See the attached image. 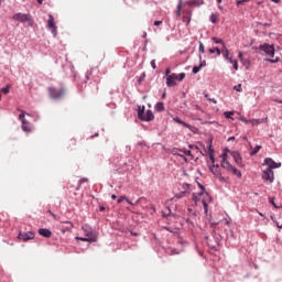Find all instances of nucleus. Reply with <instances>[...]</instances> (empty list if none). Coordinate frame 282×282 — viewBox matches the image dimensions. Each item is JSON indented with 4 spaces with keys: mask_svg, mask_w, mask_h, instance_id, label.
I'll list each match as a JSON object with an SVG mask.
<instances>
[{
    "mask_svg": "<svg viewBox=\"0 0 282 282\" xmlns=\"http://www.w3.org/2000/svg\"><path fill=\"white\" fill-rule=\"evenodd\" d=\"M228 153L229 155H231L234 162H236L238 166H243V160L241 159V154H239L237 151H230L228 149H225L224 153L220 155V166L225 169V171H228V173H231V175H237L239 178H241V171L230 164V161H228Z\"/></svg>",
    "mask_w": 282,
    "mask_h": 282,
    "instance_id": "1",
    "label": "nucleus"
},
{
    "mask_svg": "<svg viewBox=\"0 0 282 282\" xmlns=\"http://www.w3.org/2000/svg\"><path fill=\"white\" fill-rule=\"evenodd\" d=\"M198 186L200 188V192L194 193L192 195V200L196 206H199V204H202L205 215H208V204L213 202V197H210V194L206 192V188H204L202 184L198 183Z\"/></svg>",
    "mask_w": 282,
    "mask_h": 282,
    "instance_id": "2",
    "label": "nucleus"
},
{
    "mask_svg": "<svg viewBox=\"0 0 282 282\" xmlns=\"http://www.w3.org/2000/svg\"><path fill=\"white\" fill-rule=\"evenodd\" d=\"M82 230L85 237H76L77 241H88V243H96L98 241V235L89 227V225H84Z\"/></svg>",
    "mask_w": 282,
    "mask_h": 282,
    "instance_id": "3",
    "label": "nucleus"
},
{
    "mask_svg": "<svg viewBox=\"0 0 282 282\" xmlns=\"http://www.w3.org/2000/svg\"><path fill=\"white\" fill-rule=\"evenodd\" d=\"M13 21H19L20 23H28L29 28H33L34 26V19H32V15L28 14V13H15L12 17Z\"/></svg>",
    "mask_w": 282,
    "mask_h": 282,
    "instance_id": "4",
    "label": "nucleus"
},
{
    "mask_svg": "<svg viewBox=\"0 0 282 282\" xmlns=\"http://www.w3.org/2000/svg\"><path fill=\"white\" fill-rule=\"evenodd\" d=\"M144 106L140 107L138 109V118L139 120H142L143 122H151L152 120L155 119V116L153 115V111L147 110L144 115Z\"/></svg>",
    "mask_w": 282,
    "mask_h": 282,
    "instance_id": "5",
    "label": "nucleus"
},
{
    "mask_svg": "<svg viewBox=\"0 0 282 282\" xmlns=\"http://www.w3.org/2000/svg\"><path fill=\"white\" fill-rule=\"evenodd\" d=\"M260 52H263L269 58H274V45L264 43L259 46Z\"/></svg>",
    "mask_w": 282,
    "mask_h": 282,
    "instance_id": "6",
    "label": "nucleus"
},
{
    "mask_svg": "<svg viewBox=\"0 0 282 282\" xmlns=\"http://www.w3.org/2000/svg\"><path fill=\"white\" fill-rule=\"evenodd\" d=\"M19 119L22 122V130L25 133H31L32 132V123H30L28 120H25V112H22L21 115H19Z\"/></svg>",
    "mask_w": 282,
    "mask_h": 282,
    "instance_id": "7",
    "label": "nucleus"
},
{
    "mask_svg": "<svg viewBox=\"0 0 282 282\" xmlns=\"http://www.w3.org/2000/svg\"><path fill=\"white\" fill-rule=\"evenodd\" d=\"M48 94L51 98H53L54 100H58V98H62V96L65 94V89H56L54 87H48Z\"/></svg>",
    "mask_w": 282,
    "mask_h": 282,
    "instance_id": "8",
    "label": "nucleus"
},
{
    "mask_svg": "<svg viewBox=\"0 0 282 282\" xmlns=\"http://www.w3.org/2000/svg\"><path fill=\"white\" fill-rule=\"evenodd\" d=\"M47 28L48 30H51L53 36H56L57 34L56 22H54V15L52 14H48Z\"/></svg>",
    "mask_w": 282,
    "mask_h": 282,
    "instance_id": "9",
    "label": "nucleus"
},
{
    "mask_svg": "<svg viewBox=\"0 0 282 282\" xmlns=\"http://www.w3.org/2000/svg\"><path fill=\"white\" fill-rule=\"evenodd\" d=\"M35 236L36 234H34L33 231H28V232L20 231L18 239H20V241H30L34 239Z\"/></svg>",
    "mask_w": 282,
    "mask_h": 282,
    "instance_id": "10",
    "label": "nucleus"
},
{
    "mask_svg": "<svg viewBox=\"0 0 282 282\" xmlns=\"http://www.w3.org/2000/svg\"><path fill=\"white\" fill-rule=\"evenodd\" d=\"M262 180H265V182H270V184H272V182H274V171L270 169L264 170L262 173Z\"/></svg>",
    "mask_w": 282,
    "mask_h": 282,
    "instance_id": "11",
    "label": "nucleus"
},
{
    "mask_svg": "<svg viewBox=\"0 0 282 282\" xmlns=\"http://www.w3.org/2000/svg\"><path fill=\"white\" fill-rule=\"evenodd\" d=\"M264 164L265 166H268L267 169H270V171H272L273 169H281V163H276L270 158L264 159Z\"/></svg>",
    "mask_w": 282,
    "mask_h": 282,
    "instance_id": "12",
    "label": "nucleus"
},
{
    "mask_svg": "<svg viewBox=\"0 0 282 282\" xmlns=\"http://www.w3.org/2000/svg\"><path fill=\"white\" fill-rule=\"evenodd\" d=\"M175 80H177V74L172 73L170 76L166 77L167 87H175V85H177Z\"/></svg>",
    "mask_w": 282,
    "mask_h": 282,
    "instance_id": "13",
    "label": "nucleus"
},
{
    "mask_svg": "<svg viewBox=\"0 0 282 282\" xmlns=\"http://www.w3.org/2000/svg\"><path fill=\"white\" fill-rule=\"evenodd\" d=\"M210 172L213 173V175H215L216 177H221V167H219V164L213 163L209 166Z\"/></svg>",
    "mask_w": 282,
    "mask_h": 282,
    "instance_id": "14",
    "label": "nucleus"
},
{
    "mask_svg": "<svg viewBox=\"0 0 282 282\" xmlns=\"http://www.w3.org/2000/svg\"><path fill=\"white\" fill-rule=\"evenodd\" d=\"M37 232L41 237H45L46 239H50V237H52V231L50 229L41 228L37 230Z\"/></svg>",
    "mask_w": 282,
    "mask_h": 282,
    "instance_id": "15",
    "label": "nucleus"
},
{
    "mask_svg": "<svg viewBox=\"0 0 282 282\" xmlns=\"http://www.w3.org/2000/svg\"><path fill=\"white\" fill-rule=\"evenodd\" d=\"M220 53H223L225 58H228L230 56V51H228V47H226V44L223 45Z\"/></svg>",
    "mask_w": 282,
    "mask_h": 282,
    "instance_id": "16",
    "label": "nucleus"
},
{
    "mask_svg": "<svg viewBox=\"0 0 282 282\" xmlns=\"http://www.w3.org/2000/svg\"><path fill=\"white\" fill-rule=\"evenodd\" d=\"M155 111H159V112L164 111V102H158L155 105Z\"/></svg>",
    "mask_w": 282,
    "mask_h": 282,
    "instance_id": "17",
    "label": "nucleus"
},
{
    "mask_svg": "<svg viewBox=\"0 0 282 282\" xmlns=\"http://www.w3.org/2000/svg\"><path fill=\"white\" fill-rule=\"evenodd\" d=\"M182 17V0L177 4V10H176V18L180 19Z\"/></svg>",
    "mask_w": 282,
    "mask_h": 282,
    "instance_id": "18",
    "label": "nucleus"
},
{
    "mask_svg": "<svg viewBox=\"0 0 282 282\" xmlns=\"http://www.w3.org/2000/svg\"><path fill=\"white\" fill-rule=\"evenodd\" d=\"M212 41H214V43H216V45H226V43H224V40L219 39V37H213Z\"/></svg>",
    "mask_w": 282,
    "mask_h": 282,
    "instance_id": "19",
    "label": "nucleus"
},
{
    "mask_svg": "<svg viewBox=\"0 0 282 282\" xmlns=\"http://www.w3.org/2000/svg\"><path fill=\"white\" fill-rule=\"evenodd\" d=\"M217 54V56H221V50L219 47L209 48V54Z\"/></svg>",
    "mask_w": 282,
    "mask_h": 282,
    "instance_id": "20",
    "label": "nucleus"
},
{
    "mask_svg": "<svg viewBox=\"0 0 282 282\" xmlns=\"http://www.w3.org/2000/svg\"><path fill=\"white\" fill-rule=\"evenodd\" d=\"M124 200H126L128 204H130V205L133 204V203L130 202L129 198H127V196H120L117 202H118V204H122V202H124Z\"/></svg>",
    "mask_w": 282,
    "mask_h": 282,
    "instance_id": "21",
    "label": "nucleus"
},
{
    "mask_svg": "<svg viewBox=\"0 0 282 282\" xmlns=\"http://www.w3.org/2000/svg\"><path fill=\"white\" fill-rule=\"evenodd\" d=\"M210 21L212 23H217L219 21V15L217 13H212Z\"/></svg>",
    "mask_w": 282,
    "mask_h": 282,
    "instance_id": "22",
    "label": "nucleus"
},
{
    "mask_svg": "<svg viewBox=\"0 0 282 282\" xmlns=\"http://www.w3.org/2000/svg\"><path fill=\"white\" fill-rule=\"evenodd\" d=\"M191 11L189 12H187V15H185L184 18H183V22L184 23H186V25H188V23H191Z\"/></svg>",
    "mask_w": 282,
    "mask_h": 282,
    "instance_id": "23",
    "label": "nucleus"
},
{
    "mask_svg": "<svg viewBox=\"0 0 282 282\" xmlns=\"http://www.w3.org/2000/svg\"><path fill=\"white\" fill-rule=\"evenodd\" d=\"M187 6H196L197 8H199L202 3H199L197 0H189L187 1Z\"/></svg>",
    "mask_w": 282,
    "mask_h": 282,
    "instance_id": "24",
    "label": "nucleus"
},
{
    "mask_svg": "<svg viewBox=\"0 0 282 282\" xmlns=\"http://www.w3.org/2000/svg\"><path fill=\"white\" fill-rule=\"evenodd\" d=\"M182 153H184V155H187L189 158H193V152H191V150H180Z\"/></svg>",
    "mask_w": 282,
    "mask_h": 282,
    "instance_id": "25",
    "label": "nucleus"
},
{
    "mask_svg": "<svg viewBox=\"0 0 282 282\" xmlns=\"http://www.w3.org/2000/svg\"><path fill=\"white\" fill-rule=\"evenodd\" d=\"M259 151H261V145H257L253 151L251 152V155H257V153H259Z\"/></svg>",
    "mask_w": 282,
    "mask_h": 282,
    "instance_id": "26",
    "label": "nucleus"
},
{
    "mask_svg": "<svg viewBox=\"0 0 282 282\" xmlns=\"http://www.w3.org/2000/svg\"><path fill=\"white\" fill-rule=\"evenodd\" d=\"M177 199H182L183 197H186V192H180L178 194L175 195Z\"/></svg>",
    "mask_w": 282,
    "mask_h": 282,
    "instance_id": "27",
    "label": "nucleus"
},
{
    "mask_svg": "<svg viewBox=\"0 0 282 282\" xmlns=\"http://www.w3.org/2000/svg\"><path fill=\"white\" fill-rule=\"evenodd\" d=\"M184 78H186V74L185 73H181V74L177 75L176 80L182 82V80H184Z\"/></svg>",
    "mask_w": 282,
    "mask_h": 282,
    "instance_id": "28",
    "label": "nucleus"
},
{
    "mask_svg": "<svg viewBox=\"0 0 282 282\" xmlns=\"http://www.w3.org/2000/svg\"><path fill=\"white\" fill-rule=\"evenodd\" d=\"M208 155L212 164H215V152H209Z\"/></svg>",
    "mask_w": 282,
    "mask_h": 282,
    "instance_id": "29",
    "label": "nucleus"
},
{
    "mask_svg": "<svg viewBox=\"0 0 282 282\" xmlns=\"http://www.w3.org/2000/svg\"><path fill=\"white\" fill-rule=\"evenodd\" d=\"M198 52H199L200 54H204V52H206V48L204 47V44H203L202 42H199Z\"/></svg>",
    "mask_w": 282,
    "mask_h": 282,
    "instance_id": "30",
    "label": "nucleus"
},
{
    "mask_svg": "<svg viewBox=\"0 0 282 282\" xmlns=\"http://www.w3.org/2000/svg\"><path fill=\"white\" fill-rule=\"evenodd\" d=\"M2 94H10V85H7L1 89Z\"/></svg>",
    "mask_w": 282,
    "mask_h": 282,
    "instance_id": "31",
    "label": "nucleus"
},
{
    "mask_svg": "<svg viewBox=\"0 0 282 282\" xmlns=\"http://www.w3.org/2000/svg\"><path fill=\"white\" fill-rule=\"evenodd\" d=\"M200 69H202V66H194L193 74H199Z\"/></svg>",
    "mask_w": 282,
    "mask_h": 282,
    "instance_id": "32",
    "label": "nucleus"
},
{
    "mask_svg": "<svg viewBox=\"0 0 282 282\" xmlns=\"http://www.w3.org/2000/svg\"><path fill=\"white\" fill-rule=\"evenodd\" d=\"M174 120H175V122H177L178 124H183V127H188V124H187L186 122L182 121L180 118H176V119H174Z\"/></svg>",
    "mask_w": 282,
    "mask_h": 282,
    "instance_id": "33",
    "label": "nucleus"
},
{
    "mask_svg": "<svg viewBox=\"0 0 282 282\" xmlns=\"http://www.w3.org/2000/svg\"><path fill=\"white\" fill-rule=\"evenodd\" d=\"M232 116H235V112L232 111L225 112V118H232Z\"/></svg>",
    "mask_w": 282,
    "mask_h": 282,
    "instance_id": "34",
    "label": "nucleus"
},
{
    "mask_svg": "<svg viewBox=\"0 0 282 282\" xmlns=\"http://www.w3.org/2000/svg\"><path fill=\"white\" fill-rule=\"evenodd\" d=\"M226 61H228V63H230L231 65L237 62V59H232V56L226 57Z\"/></svg>",
    "mask_w": 282,
    "mask_h": 282,
    "instance_id": "35",
    "label": "nucleus"
},
{
    "mask_svg": "<svg viewBox=\"0 0 282 282\" xmlns=\"http://www.w3.org/2000/svg\"><path fill=\"white\" fill-rule=\"evenodd\" d=\"M236 91H243V88H241V84L234 87Z\"/></svg>",
    "mask_w": 282,
    "mask_h": 282,
    "instance_id": "36",
    "label": "nucleus"
},
{
    "mask_svg": "<svg viewBox=\"0 0 282 282\" xmlns=\"http://www.w3.org/2000/svg\"><path fill=\"white\" fill-rule=\"evenodd\" d=\"M234 69L237 72V70H239V62H234Z\"/></svg>",
    "mask_w": 282,
    "mask_h": 282,
    "instance_id": "37",
    "label": "nucleus"
},
{
    "mask_svg": "<svg viewBox=\"0 0 282 282\" xmlns=\"http://www.w3.org/2000/svg\"><path fill=\"white\" fill-rule=\"evenodd\" d=\"M248 0H238L237 1V6H243V3H246Z\"/></svg>",
    "mask_w": 282,
    "mask_h": 282,
    "instance_id": "38",
    "label": "nucleus"
},
{
    "mask_svg": "<svg viewBox=\"0 0 282 282\" xmlns=\"http://www.w3.org/2000/svg\"><path fill=\"white\" fill-rule=\"evenodd\" d=\"M238 58L241 61V63H243V53L242 52L238 53Z\"/></svg>",
    "mask_w": 282,
    "mask_h": 282,
    "instance_id": "39",
    "label": "nucleus"
},
{
    "mask_svg": "<svg viewBox=\"0 0 282 282\" xmlns=\"http://www.w3.org/2000/svg\"><path fill=\"white\" fill-rule=\"evenodd\" d=\"M150 64L153 69H156L158 66L155 65V59H152Z\"/></svg>",
    "mask_w": 282,
    "mask_h": 282,
    "instance_id": "40",
    "label": "nucleus"
},
{
    "mask_svg": "<svg viewBox=\"0 0 282 282\" xmlns=\"http://www.w3.org/2000/svg\"><path fill=\"white\" fill-rule=\"evenodd\" d=\"M270 204H272V206H274V208H279V206H276V204L274 203V198H270Z\"/></svg>",
    "mask_w": 282,
    "mask_h": 282,
    "instance_id": "41",
    "label": "nucleus"
},
{
    "mask_svg": "<svg viewBox=\"0 0 282 282\" xmlns=\"http://www.w3.org/2000/svg\"><path fill=\"white\" fill-rule=\"evenodd\" d=\"M267 61H269V63H279V57H276L275 59L269 58Z\"/></svg>",
    "mask_w": 282,
    "mask_h": 282,
    "instance_id": "42",
    "label": "nucleus"
},
{
    "mask_svg": "<svg viewBox=\"0 0 282 282\" xmlns=\"http://www.w3.org/2000/svg\"><path fill=\"white\" fill-rule=\"evenodd\" d=\"M165 76H166V78H167L169 76H171V68H166V69H165Z\"/></svg>",
    "mask_w": 282,
    "mask_h": 282,
    "instance_id": "43",
    "label": "nucleus"
},
{
    "mask_svg": "<svg viewBox=\"0 0 282 282\" xmlns=\"http://www.w3.org/2000/svg\"><path fill=\"white\" fill-rule=\"evenodd\" d=\"M209 153H215V150H213V145L212 144L208 145V154Z\"/></svg>",
    "mask_w": 282,
    "mask_h": 282,
    "instance_id": "44",
    "label": "nucleus"
},
{
    "mask_svg": "<svg viewBox=\"0 0 282 282\" xmlns=\"http://www.w3.org/2000/svg\"><path fill=\"white\" fill-rule=\"evenodd\" d=\"M198 67H200V69H202V67H206V61L200 62V64L198 65Z\"/></svg>",
    "mask_w": 282,
    "mask_h": 282,
    "instance_id": "45",
    "label": "nucleus"
},
{
    "mask_svg": "<svg viewBox=\"0 0 282 282\" xmlns=\"http://www.w3.org/2000/svg\"><path fill=\"white\" fill-rule=\"evenodd\" d=\"M50 215H52L53 219H57L56 214L52 213V210H48Z\"/></svg>",
    "mask_w": 282,
    "mask_h": 282,
    "instance_id": "46",
    "label": "nucleus"
},
{
    "mask_svg": "<svg viewBox=\"0 0 282 282\" xmlns=\"http://www.w3.org/2000/svg\"><path fill=\"white\" fill-rule=\"evenodd\" d=\"M154 25H155V26L162 25V21H154Z\"/></svg>",
    "mask_w": 282,
    "mask_h": 282,
    "instance_id": "47",
    "label": "nucleus"
},
{
    "mask_svg": "<svg viewBox=\"0 0 282 282\" xmlns=\"http://www.w3.org/2000/svg\"><path fill=\"white\" fill-rule=\"evenodd\" d=\"M180 158H182L185 162H188V159H186V156L178 154Z\"/></svg>",
    "mask_w": 282,
    "mask_h": 282,
    "instance_id": "48",
    "label": "nucleus"
},
{
    "mask_svg": "<svg viewBox=\"0 0 282 282\" xmlns=\"http://www.w3.org/2000/svg\"><path fill=\"white\" fill-rule=\"evenodd\" d=\"M274 102H278L279 105H282V100L281 99H274Z\"/></svg>",
    "mask_w": 282,
    "mask_h": 282,
    "instance_id": "49",
    "label": "nucleus"
},
{
    "mask_svg": "<svg viewBox=\"0 0 282 282\" xmlns=\"http://www.w3.org/2000/svg\"><path fill=\"white\" fill-rule=\"evenodd\" d=\"M215 250H217V249H215V248L209 249V253L213 254V252H215Z\"/></svg>",
    "mask_w": 282,
    "mask_h": 282,
    "instance_id": "50",
    "label": "nucleus"
},
{
    "mask_svg": "<svg viewBox=\"0 0 282 282\" xmlns=\"http://www.w3.org/2000/svg\"><path fill=\"white\" fill-rule=\"evenodd\" d=\"M242 63H243V65H246V64L250 65V61H243Z\"/></svg>",
    "mask_w": 282,
    "mask_h": 282,
    "instance_id": "51",
    "label": "nucleus"
},
{
    "mask_svg": "<svg viewBox=\"0 0 282 282\" xmlns=\"http://www.w3.org/2000/svg\"><path fill=\"white\" fill-rule=\"evenodd\" d=\"M273 3H281V0H271Z\"/></svg>",
    "mask_w": 282,
    "mask_h": 282,
    "instance_id": "52",
    "label": "nucleus"
},
{
    "mask_svg": "<svg viewBox=\"0 0 282 282\" xmlns=\"http://www.w3.org/2000/svg\"><path fill=\"white\" fill-rule=\"evenodd\" d=\"M118 196H116V194L111 195V199H117Z\"/></svg>",
    "mask_w": 282,
    "mask_h": 282,
    "instance_id": "53",
    "label": "nucleus"
},
{
    "mask_svg": "<svg viewBox=\"0 0 282 282\" xmlns=\"http://www.w3.org/2000/svg\"><path fill=\"white\" fill-rule=\"evenodd\" d=\"M36 1L41 6L43 3V1H45V0H36Z\"/></svg>",
    "mask_w": 282,
    "mask_h": 282,
    "instance_id": "54",
    "label": "nucleus"
},
{
    "mask_svg": "<svg viewBox=\"0 0 282 282\" xmlns=\"http://www.w3.org/2000/svg\"><path fill=\"white\" fill-rule=\"evenodd\" d=\"M66 224H69L70 228L74 227V225L72 224V221H66Z\"/></svg>",
    "mask_w": 282,
    "mask_h": 282,
    "instance_id": "55",
    "label": "nucleus"
},
{
    "mask_svg": "<svg viewBox=\"0 0 282 282\" xmlns=\"http://www.w3.org/2000/svg\"><path fill=\"white\" fill-rule=\"evenodd\" d=\"M83 182H87V178H82L80 184H83Z\"/></svg>",
    "mask_w": 282,
    "mask_h": 282,
    "instance_id": "56",
    "label": "nucleus"
},
{
    "mask_svg": "<svg viewBox=\"0 0 282 282\" xmlns=\"http://www.w3.org/2000/svg\"><path fill=\"white\" fill-rule=\"evenodd\" d=\"M213 101L214 105H217V100L215 99H210Z\"/></svg>",
    "mask_w": 282,
    "mask_h": 282,
    "instance_id": "57",
    "label": "nucleus"
},
{
    "mask_svg": "<svg viewBox=\"0 0 282 282\" xmlns=\"http://www.w3.org/2000/svg\"><path fill=\"white\" fill-rule=\"evenodd\" d=\"M162 98H166V93H163Z\"/></svg>",
    "mask_w": 282,
    "mask_h": 282,
    "instance_id": "58",
    "label": "nucleus"
},
{
    "mask_svg": "<svg viewBox=\"0 0 282 282\" xmlns=\"http://www.w3.org/2000/svg\"><path fill=\"white\" fill-rule=\"evenodd\" d=\"M99 210H101V212L105 210V207H100Z\"/></svg>",
    "mask_w": 282,
    "mask_h": 282,
    "instance_id": "59",
    "label": "nucleus"
},
{
    "mask_svg": "<svg viewBox=\"0 0 282 282\" xmlns=\"http://www.w3.org/2000/svg\"><path fill=\"white\" fill-rule=\"evenodd\" d=\"M229 140H235V137L229 138Z\"/></svg>",
    "mask_w": 282,
    "mask_h": 282,
    "instance_id": "60",
    "label": "nucleus"
},
{
    "mask_svg": "<svg viewBox=\"0 0 282 282\" xmlns=\"http://www.w3.org/2000/svg\"><path fill=\"white\" fill-rule=\"evenodd\" d=\"M218 1V3H221V0H217Z\"/></svg>",
    "mask_w": 282,
    "mask_h": 282,
    "instance_id": "61",
    "label": "nucleus"
},
{
    "mask_svg": "<svg viewBox=\"0 0 282 282\" xmlns=\"http://www.w3.org/2000/svg\"><path fill=\"white\" fill-rule=\"evenodd\" d=\"M265 122H268V117L265 118Z\"/></svg>",
    "mask_w": 282,
    "mask_h": 282,
    "instance_id": "62",
    "label": "nucleus"
},
{
    "mask_svg": "<svg viewBox=\"0 0 282 282\" xmlns=\"http://www.w3.org/2000/svg\"><path fill=\"white\" fill-rule=\"evenodd\" d=\"M243 122H248V120L245 119Z\"/></svg>",
    "mask_w": 282,
    "mask_h": 282,
    "instance_id": "63",
    "label": "nucleus"
},
{
    "mask_svg": "<svg viewBox=\"0 0 282 282\" xmlns=\"http://www.w3.org/2000/svg\"><path fill=\"white\" fill-rule=\"evenodd\" d=\"M144 37H147V33H144V35H143Z\"/></svg>",
    "mask_w": 282,
    "mask_h": 282,
    "instance_id": "64",
    "label": "nucleus"
}]
</instances>
